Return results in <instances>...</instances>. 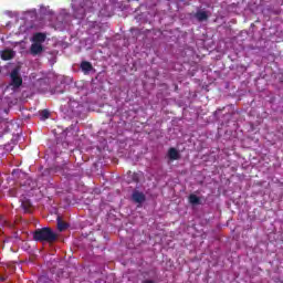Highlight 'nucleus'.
Returning a JSON list of instances; mask_svg holds the SVG:
<instances>
[{"label":"nucleus","instance_id":"1","mask_svg":"<svg viewBox=\"0 0 283 283\" xmlns=\"http://www.w3.org/2000/svg\"><path fill=\"white\" fill-rule=\"evenodd\" d=\"M59 235L55 234L54 230L52 228H42L36 229L33 232V240L35 242H48L49 244H52V242H56Z\"/></svg>","mask_w":283,"mask_h":283},{"label":"nucleus","instance_id":"2","mask_svg":"<svg viewBox=\"0 0 283 283\" xmlns=\"http://www.w3.org/2000/svg\"><path fill=\"white\" fill-rule=\"evenodd\" d=\"M11 83L10 86L13 87V90H19L23 85V77L19 74V69H13L10 74Z\"/></svg>","mask_w":283,"mask_h":283},{"label":"nucleus","instance_id":"3","mask_svg":"<svg viewBox=\"0 0 283 283\" xmlns=\"http://www.w3.org/2000/svg\"><path fill=\"white\" fill-rule=\"evenodd\" d=\"M132 200H133V202H135L136 205H143V202H145V200H147V197L145 196L144 192H140V191H138V190H135V191H133Z\"/></svg>","mask_w":283,"mask_h":283},{"label":"nucleus","instance_id":"4","mask_svg":"<svg viewBox=\"0 0 283 283\" xmlns=\"http://www.w3.org/2000/svg\"><path fill=\"white\" fill-rule=\"evenodd\" d=\"M30 52L33 56L41 54V52H43V44L33 42L31 44Z\"/></svg>","mask_w":283,"mask_h":283},{"label":"nucleus","instance_id":"5","mask_svg":"<svg viewBox=\"0 0 283 283\" xmlns=\"http://www.w3.org/2000/svg\"><path fill=\"white\" fill-rule=\"evenodd\" d=\"M45 39H48V35L45 33H34L32 38L33 43H45Z\"/></svg>","mask_w":283,"mask_h":283},{"label":"nucleus","instance_id":"6","mask_svg":"<svg viewBox=\"0 0 283 283\" xmlns=\"http://www.w3.org/2000/svg\"><path fill=\"white\" fill-rule=\"evenodd\" d=\"M168 158L169 160H180V153L178 149L171 147L168 149Z\"/></svg>","mask_w":283,"mask_h":283},{"label":"nucleus","instance_id":"7","mask_svg":"<svg viewBox=\"0 0 283 283\" xmlns=\"http://www.w3.org/2000/svg\"><path fill=\"white\" fill-rule=\"evenodd\" d=\"M81 70L84 72V74H90V72L94 70V66H92V63L84 61L81 63Z\"/></svg>","mask_w":283,"mask_h":283},{"label":"nucleus","instance_id":"8","mask_svg":"<svg viewBox=\"0 0 283 283\" xmlns=\"http://www.w3.org/2000/svg\"><path fill=\"white\" fill-rule=\"evenodd\" d=\"M1 57L3 61H11V59H14V51L6 50L2 52Z\"/></svg>","mask_w":283,"mask_h":283},{"label":"nucleus","instance_id":"9","mask_svg":"<svg viewBox=\"0 0 283 283\" xmlns=\"http://www.w3.org/2000/svg\"><path fill=\"white\" fill-rule=\"evenodd\" d=\"M196 19L200 22L207 21L209 19V14H207V11H197Z\"/></svg>","mask_w":283,"mask_h":283},{"label":"nucleus","instance_id":"10","mask_svg":"<svg viewBox=\"0 0 283 283\" xmlns=\"http://www.w3.org/2000/svg\"><path fill=\"white\" fill-rule=\"evenodd\" d=\"M21 207L22 209H24L25 213H30V209H32V203L30 202V199L22 200Z\"/></svg>","mask_w":283,"mask_h":283},{"label":"nucleus","instance_id":"11","mask_svg":"<svg viewBox=\"0 0 283 283\" xmlns=\"http://www.w3.org/2000/svg\"><path fill=\"white\" fill-rule=\"evenodd\" d=\"M67 223L61 220V218H57V230L59 231H65L67 229Z\"/></svg>","mask_w":283,"mask_h":283},{"label":"nucleus","instance_id":"12","mask_svg":"<svg viewBox=\"0 0 283 283\" xmlns=\"http://www.w3.org/2000/svg\"><path fill=\"white\" fill-rule=\"evenodd\" d=\"M189 202L190 205H199L200 203V197L196 195H190L189 196Z\"/></svg>","mask_w":283,"mask_h":283},{"label":"nucleus","instance_id":"13","mask_svg":"<svg viewBox=\"0 0 283 283\" xmlns=\"http://www.w3.org/2000/svg\"><path fill=\"white\" fill-rule=\"evenodd\" d=\"M40 116L42 120H46V118H50V111L48 109L41 111Z\"/></svg>","mask_w":283,"mask_h":283},{"label":"nucleus","instance_id":"14","mask_svg":"<svg viewBox=\"0 0 283 283\" xmlns=\"http://www.w3.org/2000/svg\"><path fill=\"white\" fill-rule=\"evenodd\" d=\"M80 12H81L80 14L75 13L76 19H85V9L84 8L80 9Z\"/></svg>","mask_w":283,"mask_h":283},{"label":"nucleus","instance_id":"15","mask_svg":"<svg viewBox=\"0 0 283 283\" xmlns=\"http://www.w3.org/2000/svg\"><path fill=\"white\" fill-rule=\"evenodd\" d=\"M134 181H135V182H138V179L136 178V175H135V177H134Z\"/></svg>","mask_w":283,"mask_h":283},{"label":"nucleus","instance_id":"16","mask_svg":"<svg viewBox=\"0 0 283 283\" xmlns=\"http://www.w3.org/2000/svg\"><path fill=\"white\" fill-rule=\"evenodd\" d=\"M3 136V133L0 132V138Z\"/></svg>","mask_w":283,"mask_h":283},{"label":"nucleus","instance_id":"17","mask_svg":"<svg viewBox=\"0 0 283 283\" xmlns=\"http://www.w3.org/2000/svg\"><path fill=\"white\" fill-rule=\"evenodd\" d=\"M175 90H178V85L175 86Z\"/></svg>","mask_w":283,"mask_h":283}]
</instances>
